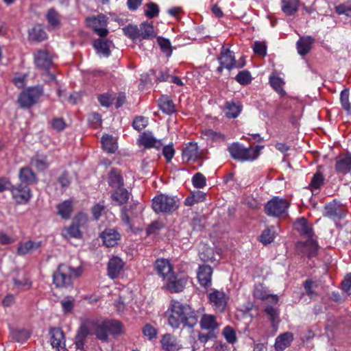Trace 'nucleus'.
I'll use <instances>...</instances> for the list:
<instances>
[{
  "instance_id": "nucleus-1",
  "label": "nucleus",
  "mask_w": 351,
  "mask_h": 351,
  "mask_svg": "<svg viewBox=\"0 0 351 351\" xmlns=\"http://www.w3.org/2000/svg\"><path fill=\"white\" fill-rule=\"evenodd\" d=\"M165 316L169 325L173 328L181 325L193 328L198 321L196 312L189 304L175 300L170 302Z\"/></svg>"
},
{
  "instance_id": "nucleus-2",
  "label": "nucleus",
  "mask_w": 351,
  "mask_h": 351,
  "mask_svg": "<svg viewBox=\"0 0 351 351\" xmlns=\"http://www.w3.org/2000/svg\"><path fill=\"white\" fill-rule=\"evenodd\" d=\"M82 273L80 267L73 268L66 264H60L53 274V282L56 287L64 288L70 286L73 279Z\"/></svg>"
},
{
  "instance_id": "nucleus-3",
  "label": "nucleus",
  "mask_w": 351,
  "mask_h": 351,
  "mask_svg": "<svg viewBox=\"0 0 351 351\" xmlns=\"http://www.w3.org/2000/svg\"><path fill=\"white\" fill-rule=\"evenodd\" d=\"M263 148L261 146L245 147L239 143H232L228 147L231 157L241 162L253 161L256 160Z\"/></svg>"
},
{
  "instance_id": "nucleus-4",
  "label": "nucleus",
  "mask_w": 351,
  "mask_h": 351,
  "mask_svg": "<svg viewBox=\"0 0 351 351\" xmlns=\"http://www.w3.org/2000/svg\"><path fill=\"white\" fill-rule=\"evenodd\" d=\"M289 206L290 202L287 199L276 196L267 202L264 211L269 217L284 219L289 216Z\"/></svg>"
},
{
  "instance_id": "nucleus-5",
  "label": "nucleus",
  "mask_w": 351,
  "mask_h": 351,
  "mask_svg": "<svg viewBox=\"0 0 351 351\" xmlns=\"http://www.w3.org/2000/svg\"><path fill=\"white\" fill-rule=\"evenodd\" d=\"M152 208L157 213H173L178 208V200L176 197L160 194L153 199Z\"/></svg>"
},
{
  "instance_id": "nucleus-6",
  "label": "nucleus",
  "mask_w": 351,
  "mask_h": 351,
  "mask_svg": "<svg viewBox=\"0 0 351 351\" xmlns=\"http://www.w3.org/2000/svg\"><path fill=\"white\" fill-rule=\"evenodd\" d=\"M43 92L42 86L30 87L20 93L18 103L22 108H29L38 102Z\"/></svg>"
},
{
  "instance_id": "nucleus-7",
  "label": "nucleus",
  "mask_w": 351,
  "mask_h": 351,
  "mask_svg": "<svg viewBox=\"0 0 351 351\" xmlns=\"http://www.w3.org/2000/svg\"><path fill=\"white\" fill-rule=\"evenodd\" d=\"M217 60L219 62V66L217 69V71L219 73H221L223 69L228 71L235 69V55L234 53L230 51L228 48H226L224 46L222 47Z\"/></svg>"
},
{
  "instance_id": "nucleus-8",
  "label": "nucleus",
  "mask_w": 351,
  "mask_h": 351,
  "mask_svg": "<svg viewBox=\"0 0 351 351\" xmlns=\"http://www.w3.org/2000/svg\"><path fill=\"white\" fill-rule=\"evenodd\" d=\"M10 192L13 199L18 204H26L32 197V193L29 187L23 186L21 183L17 186H12Z\"/></svg>"
},
{
  "instance_id": "nucleus-9",
  "label": "nucleus",
  "mask_w": 351,
  "mask_h": 351,
  "mask_svg": "<svg viewBox=\"0 0 351 351\" xmlns=\"http://www.w3.org/2000/svg\"><path fill=\"white\" fill-rule=\"evenodd\" d=\"M208 299L215 311L223 312L226 307L228 298L224 292L215 290L209 293Z\"/></svg>"
},
{
  "instance_id": "nucleus-10",
  "label": "nucleus",
  "mask_w": 351,
  "mask_h": 351,
  "mask_svg": "<svg viewBox=\"0 0 351 351\" xmlns=\"http://www.w3.org/2000/svg\"><path fill=\"white\" fill-rule=\"evenodd\" d=\"M157 274L163 280H167L173 274V267L170 261L166 258H158L154 263Z\"/></svg>"
},
{
  "instance_id": "nucleus-11",
  "label": "nucleus",
  "mask_w": 351,
  "mask_h": 351,
  "mask_svg": "<svg viewBox=\"0 0 351 351\" xmlns=\"http://www.w3.org/2000/svg\"><path fill=\"white\" fill-rule=\"evenodd\" d=\"M346 209L336 202H330L324 206V216L335 221L344 217Z\"/></svg>"
},
{
  "instance_id": "nucleus-12",
  "label": "nucleus",
  "mask_w": 351,
  "mask_h": 351,
  "mask_svg": "<svg viewBox=\"0 0 351 351\" xmlns=\"http://www.w3.org/2000/svg\"><path fill=\"white\" fill-rule=\"evenodd\" d=\"M307 239L308 240L305 242H298L296 247L298 251L302 255L311 258L317 254L318 251V245L313 237Z\"/></svg>"
},
{
  "instance_id": "nucleus-13",
  "label": "nucleus",
  "mask_w": 351,
  "mask_h": 351,
  "mask_svg": "<svg viewBox=\"0 0 351 351\" xmlns=\"http://www.w3.org/2000/svg\"><path fill=\"white\" fill-rule=\"evenodd\" d=\"M166 280V289L171 293L182 292L187 283V278L175 276L174 274Z\"/></svg>"
},
{
  "instance_id": "nucleus-14",
  "label": "nucleus",
  "mask_w": 351,
  "mask_h": 351,
  "mask_svg": "<svg viewBox=\"0 0 351 351\" xmlns=\"http://www.w3.org/2000/svg\"><path fill=\"white\" fill-rule=\"evenodd\" d=\"M34 63L41 70L49 69L52 64V57L46 50H39L34 54Z\"/></svg>"
},
{
  "instance_id": "nucleus-15",
  "label": "nucleus",
  "mask_w": 351,
  "mask_h": 351,
  "mask_svg": "<svg viewBox=\"0 0 351 351\" xmlns=\"http://www.w3.org/2000/svg\"><path fill=\"white\" fill-rule=\"evenodd\" d=\"M90 335H94L101 341H106L108 337V328L106 321L93 322L89 326V332Z\"/></svg>"
},
{
  "instance_id": "nucleus-16",
  "label": "nucleus",
  "mask_w": 351,
  "mask_h": 351,
  "mask_svg": "<svg viewBox=\"0 0 351 351\" xmlns=\"http://www.w3.org/2000/svg\"><path fill=\"white\" fill-rule=\"evenodd\" d=\"M88 25L101 37H106L108 34V30L106 29V19L104 16L90 19L88 21Z\"/></svg>"
},
{
  "instance_id": "nucleus-17",
  "label": "nucleus",
  "mask_w": 351,
  "mask_h": 351,
  "mask_svg": "<svg viewBox=\"0 0 351 351\" xmlns=\"http://www.w3.org/2000/svg\"><path fill=\"white\" fill-rule=\"evenodd\" d=\"M125 265L124 261L118 256H112L108 263V276L111 279H114L119 276Z\"/></svg>"
},
{
  "instance_id": "nucleus-18",
  "label": "nucleus",
  "mask_w": 351,
  "mask_h": 351,
  "mask_svg": "<svg viewBox=\"0 0 351 351\" xmlns=\"http://www.w3.org/2000/svg\"><path fill=\"white\" fill-rule=\"evenodd\" d=\"M213 269L207 265H199L197 269V276L199 283L207 287L211 285Z\"/></svg>"
},
{
  "instance_id": "nucleus-19",
  "label": "nucleus",
  "mask_w": 351,
  "mask_h": 351,
  "mask_svg": "<svg viewBox=\"0 0 351 351\" xmlns=\"http://www.w3.org/2000/svg\"><path fill=\"white\" fill-rule=\"evenodd\" d=\"M51 344L53 348L58 351H64L65 339L62 330L60 328H53L50 330Z\"/></svg>"
},
{
  "instance_id": "nucleus-20",
  "label": "nucleus",
  "mask_w": 351,
  "mask_h": 351,
  "mask_svg": "<svg viewBox=\"0 0 351 351\" xmlns=\"http://www.w3.org/2000/svg\"><path fill=\"white\" fill-rule=\"evenodd\" d=\"M293 226L294 229L298 232L300 234L306 238H311L314 235L312 225L304 217L297 219Z\"/></svg>"
},
{
  "instance_id": "nucleus-21",
  "label": "nucleus",
  "mask_w": 351,
  "mask_h": 351,
  "mask_svg": "<svg viewBox=\"0 0 351 351\" xmlns=\"http://www.w3.org/2000/svg\"><path fill=\"white\" fill-rule=\"evenodd\" d=\"M335 169L339 173H349L351 171V154H347L336 158Z\"/></svg>"
},
{
  "instance_id": "nucleus-22",
  "label": "nucleus",
  "mask_w": 351,
  "mask_h": 351,
  "mask_svg": "<svg viewBox=\"0 0 351 351\" xmlns=\"http://www.w3.org/2000/svg\"><path fill=\"white\" fill-rule=\"evenodd\" d=\"M293 341V335L286 332L278 335L275 341L274 348L276 351H284L289 348Z\"/></svg>"
},
{
  "instance_id": "nucleus-23",
  "label": "nucleus",
  "mask_w": 351,
  "mask_h": 351,
  "mask_svg": "<svg viewBox=\"0 0 351 351\" xmlns=\"http://www.w3.org/2000/svg\"><path fill=\"white\" fill-rule=\"evenodd\" d=\"M104 243L107 247H114L120 239V234L114 229H106L100 235Z\"/></svg>"
},
{
  "instance_id": "nucleus-24",
  "label": "nucleus",
  "mask_w": 351,
  "mask_h": 351,
  "mask_svg": "<svg viewBox=\"0 0 351 351\" xmlns=\"http://www.w3.org/2000/svg\"><path fill=\"white\" fill-rule=\"evenodd\" d=\"M138 143L145 148L154 147L156 149H160L162 145L160 140H157L151 133L147 132H144L138 138Z\"/></svg>"
},
{
  "instance_id": "nucleus-25",
  "label": "nucleus",
  "mask_w": 351,
  "mask_h": 351,
  "mask_svg": "<svg viewBox=\"0 0 351 351\" xmlns=\"http://www.w3.org/2000/svg\"><path fill=\"white\" fill-rule=\"evenodd\" d=\"M19 178L21 184L25 183L27 186L38 182L36 173L29 167H25L20 169Z\"/></svg>"
},
{
  "instance_id": "nucleus-26",
  "label": "nucleus",
  "mask_w": 351,
  "mask_h": 351,
  "mask_svg": "<svg viewBox=\"0 0 351 351\" xmlns=\"http://www.w3.org/2000/svg\"><path fill=\"white\" fill-rule=\"evenodd\" d=\"M112 45V42L104 37L95 40L93 43V46L97 52L105 57H108L110 55V48Z\"/></svg>"
},
{
  "instance_id": "nucleus-27",
  "label": "nucleus",
  "mask_w": 351,
  "mask_h": 351,
  "mask_svg": "<svg viewBox=\"0 0 351 351\" xmlns=\"http://www.w3.org/2000/svg\"><path fill=\"white\" fill-rule=\"evenodd\" d=\"M30 165L38 171H44L49 167L50 162L46 155L37 153L31 158Z\"/></svg>"
},
{
  "instance_id": "nucleus-28",
  "label": "nucleus",
  "mask_w": 351,
  "mask_h": 351,
  "mask_svg": "<svg viewBox=\"0 0 351 351\" xmlns=\"http://www.w3.org/2000/svg\"><path fill=\"white\" fill-rule=\"evenodd\" d=\"M40 247V242H34L31 240L22 241L19 243L16 252L17 254L23 256L32 252V251L39 248Z\"/></svg>"
},
{
  "instance_id": "nucleus-29",
  "label": "nucleus",
  "mask_w": 351,
  "mask_h": 351,
  "mask_svg": "<svg viewBox=\"0 0 351 351\" xmlns=\"http://www.w3.org/2000/svg\"><path fill=\"white\" fill-rule=\"evenodd\" d=\"M161 344L163 349L167 351H178L180 348L176 338L170 334L163 335Z\"/></svg>"
},
{
  "instance_id": "nucleus-30",
  "label": "nucleus",
  "mask_w": 351,
  "mask_h": 351,
  "mask_svg": "<svg viewBox=\"0 0 351 351\" xmlns=\"http://www.w3.org/2000/svg\"><path fill=\"white\" fill-rule=\"evenodd\" d=\"M199 157V153L197 143H190L183 150L182 158L186 161H195L198 159Z\"/></svg>"
},
{
  "instance_id": "nucleus-31",
  "label": "nucleus",
  "mask_w": 351,
  "mask_h": 351,
  "mask_svg": "<svg viewBox=\"0 0 351 351\" xmlns=\"http://www.w3.org/2000/svg\"><path fill=\"white\" fill-rule=\"evenodd\" d=\"M314 40L311 36L300 38L297 43V50L300 56L306 55L311 49Z\"/></svg>"
},
{
  "instance_id": "nucleus-32",
  "label": "nucleus",
  "mask_w": 351,
  "mask_h": 351,
  "mask_svg": "<svg viewBox=\"0 0 351 351\" xmlns=\"http://www.w3.org/2000/svg\"><path fill=\"white\" fill-rule=\"evenodd\" d=\"M202 329L213 331L219 326L216 317L213 315L204 314L199 321Z\"/></svg>"
},
{
  "instance_id": "nucleus-33",
  "label": "nucleus",
  "mask_w": 351,
  "mask_h": 351,
  "mask_svg": "<svg viewBox=\"0 0 351 351\" xmlns=\"http://www.w3.org/2000/svg\"><path fill=\"white\" fill-rule=\"evenodd\" d=\"M73 210V202L70 199L65 200L57 206V213L62 219H69Z\"/></svg>"
},
{
  "instance_id": "nucleus-34",
  "label": "nucleus",
  "mask_w": 351,
  "mask_h": 351,
  "mask_svg": "<svg viewBox=\"0 0 351 351\" xmlns=\"http://www.w3.org/2000/svg\"><path fill=\"white\" fill-rule=\"evenodd\" d=\"M242 106L239 103L234 101H227L225 106V114L229 119H234L241 113Z\"/></svg>"
},
{
  "instance_id": "nucleus-35",
  "label": "nucleus",
  "mask_w": 351,
  "mask_h": 351,
  "mask_svg": "<svg viewBox=\"0 0 351 351\" xmlns=\"http://www.w3.org/2000/svg\"><path fill=\"white\" fill-rule=\"evenodd\" d=\"M101 145L103 149L108 153H114L118 148L117 139L108 134L102 136Z\"/></svg>"
},
{
  "instance_id": "nucleus-36",
  "label": "nucleus",
  "mask_w": 351,
  "mask_h": 351,
  "mask_svg": "<svg viewBox=\"0 0 351 351\" xmlns=\"http://www.w3.org/2000/svg\"><path fill=\"white\" fill-rule=\"evenodd\" d=\"M160 109L165 113L170 114L175 110L174 104L172 100L167 96H162L158 99Z\"/></svg>"
},
{
  "instance_id": "nucleus-37",
  "label": "nucleus",
  "mask_w": 351,
  "mask_h": 351,
  "mask_svg": "<svg viewBox=\"0 0 351 351\" xmlns=\"http://www.w3.org/2000/svg\"><path fill=\"white\" fill-rule=\"evenodd\" d=\"M299 5V0H282V10L287 15L294 14Z\"/></svg>"
},
{
  "instance_id": "nucleus-38",
  "label": "nucleus",
  "mask_w": 351,
  "mask_h": 351,
  "mask_svg": "<svg viewBox=\"0 0 351 351\" xmlns=\"http://www.w3.org/2000/svg\"><path fill=\"white\" fill-rule=\"evenodd\" d=\"M140 38L149 39L155 37L154 26L152 23H143L139 27Z\"/></svg>"
},
{
  "instance_id": "nucleus-39",
  "label": "nucleus",
  "mask_w": 351,
  "mask_h": 351,
  "mask_svg": "<svg viewBox=\"0 0 351 351\" xmlns=\"http://www.w3.org/2000/svg\"><path fill=\"white\" fill-rule=\"evenodd\" d=\"M29 36L31 40L40 42L47 38V34L40 25H36L29 31Z\"/></svg>"
},
{
  "instance_id": "nucleus-40",
  "label": "nucleus",
  "mask_w": 351,
  "mask_h": 351,
  "mask_svg": "<svg viewBox=\"0 0 351 351\" xmlns=\"http://www.w3.org/2000/svg\"><path fill=\"white\" fill-rule=\"evenodd\" d=\"M80 227L71 223L69 227L63 228L62 234L66 238H76L79 239L82 237V232L80 230Z\"/></svg>"
},
{
  "instance_id": "nucleus-41",
  "label": "nucleus",
  "mask_w": 351,
  "mask_h": 351,
  "mask_svg": "<svg viewBox=\"0 0 351 351\" xmlns=\"http://www.w3.org/2000/svg\"><path fill=\"white\" fill-rule=\"evenodd\" d=\"M254 296L262 300H266L269 297H271L274 300L277 301V297L272 295L269 293L268 290L266 287H263L262 285H257L254 287Z\"/></svg>"
},
{
  "instance_id": "nucleus-42",
  "label": "nucleus",
  "mask_w": 351,
  "mask_h": 351,
  "mask_svg": "<svg viewBox=\"0 0 351 351\" xmlns=\"http://www.w3.org/2000/svg\"><path fill=\"white\" fill-rule=\"evenodd\" d=\"M129 192L123 187L115 189L112 195V199L119 204H125L129 199Z\"/></svg>"
},
{
  "instance_id": "nucleus-43",
  "label": "nucleus",
  "mask_w": 351,
  "mask_h": 351,
  "mask_svg": "<svg viewBox=\"0 0 351 351\" xmlns=\"http://www.w3.org/2000/svg\"><path fill=\"white\" fill-rule=\"evenodd\" d=\"M106 323L108 334L118 335L123 332V326L120 322L117 320H108L106 321Z\"/></svg>"
},
{
  "instance_id": "nucleus-44",
  "label": "nucleus",
  "mask_w": 351,
  "mask_h": 351,
  "mask_svg": "<svg viewBox=\"0 0 351 351\" xmlns=\"http://www.w3.org/2000/svg\"><path fill=\"white\" fill-rule=\"evenodd\" d=\"M324 178L322 173L317 172L313 176L311 182L308 185V188L311 191L319 189L321 186L323 185Z\"/></svg>"
},
{
  "instance_id": "nucleus-45",
  "label": "nucleus",
  "mask_w": 351,
  "mask_h": 351,
  "mask_svg": "<svg viewBox=\"0 0 351 351\" xmlns=\"http://www.w3.org/2000/svg\"><path fill=\"white\" fill-rule=\"evenodd\" d=\"M275 231L274 228L271 226L269 228H266L262 232L260 236V241L263 244H268L271 243L275 238Z\"/></svg>"
},
{
  "instance_id": "nucleus-46",
  "label": "nucleus",
  "mask_w": 351,
  "mask_h": 351,
  "mask_svg": "<svg viewBox=\"0 0 351 351\" xmlns=\"http://www.w3.org/2000/svg\"><path fill=\"white\" fill-rule=\"evenodd\" d=\"M108 183L112 188L117 189L123 186V180L121 176L115 172H111L108 178Z\"/></svg>"
},
{
  "instance_id": "nucleus-47",
  "label": "nucleus",
  "mask_w": 351,
  "mask_h": 351,
  "mask_svg": "<svg viewBox=\"0 0 351 351\" xmlns=\"http://www.w3.org/2000/svg\"><path fill=\"white\" fill-rule=\"evenodd\" d=\"M123 32L127 36L134 40L141 39L139 27L136 25H128L123 29Z\"/></svg>"
},
{
  "instance_id": "nucleus-48",
  "label": "nucleus",
  "mask_w": 351,
  "mask_h": 351,
  "mask_svg": "<svg viewBox=\"0 0 351 351\" xmlns=\"http://www.w3.org/2000/svg\"><path fill=\"white\" fill-rule=\"evenodd\" d=\"M46 16L49 24L53 29L58 27L60 24V16L54 10H49Z\"/></svg>"
},
{
  "instance_id": "nucleus-49",
  "label": "nucleus",
  "mask_w": 351,
  "mask_h": 351,
  "mask_svg": "<svg viewBox=\"0 0 351 351\" xmlns=\"http://www.w3.org/2000/svg\"><path fill=\"white\" fill-rule=\"evenodd\" d=\"M11 335L12 339L18 342H23L29 337V333L27 330H12Z\"/></svg>"
},
{
  "instance_id": "nucleus-50",
  "label": "nucleus",
  "mask_w": 351,
  "mask_h": 351,
  "mask_svg": "<svg viewBox=\"0 0 351 351\" xmlns=\"http://www.w3.org/2000/svg\"><path fill=\"white\" fill-rule=\"evenodd\" d=\"M204 135L210 140L216 142H225L226 136L221 132L213 131V130H207L204 132Z\"/></svg>"
},
{
  "instance_id": "nucleus-51",
  "label": "nucleus",
  "mask_w": 351,
  "mask_h": 351,
  "mask_svg": "<svg viewBox=\"0 0 351 351\" xmlns=\"http://www.w3.org/2000/svg\"><path fill=\"white\" fill-rule=\"evenodd\" d=\"M235 80L241 85H247L251 82L252 77L248 71H242L236 75Z\"/></svg>"
},
{
  "instance_id": "nucleus-52",
  "label": "nucleus",
  "mask_w": 351,
  "mask_h": 351,
  "mask_svg": "<svg viewBox=\"0 0 351 351\" xmlns=\"http://www.w3.org/2000/svg\"><path fill=\"white\" fill-rule=\"evenodd\" d=\"M199 258L203 261H215L217 259L215 257V253L211 247H204L202 251L199 252Z\"/></svg>"
},
{
  "instance_id": "nucleus-53",
  "label": "nucleus",
  "mask_w": 351,
  "mask_h": 351,
  "mask_svg": "<svg viewBox=\"0 0 351 351\" xmlns=\"http://www.w3.org/2000/svg\"><path fill=\"white\" fill-rule=\"evenodd\" d=\"M223 335L229 343L233 344L237 341L235 331L229 326L224 328Z\"/></svg>"
},
{
  "instance_id": "nucleus-54",
  "label": "nucleus",
  "mask_w": 351,
  "mask_h": 351,
  "mask_svg": "<svg viewBox=\"0 0 351 351\" xmlns=\"http://www.w3.org/2000/svg\"><path fill=\"white\" fill-rule=\"evenodd\" d=\"M335 11L339 15L345 14L348 17H351V1H348L346 3L337 5Z\"/></svg>"
},
{
  "instance_id": "nucleus-55",
  "label": "nucleus",
  "mask_w": 351,
  "mask_h": 351,
  "mask_svg": "<svg viewBox=\"0 0 351 351\" xmlns=\"http://www.w3.org/2000/svg\"><path fill=\"white\" fill-rule=\"evenodd\" d=\"M192 183L194 187L202 189L206 186V179L202 173H197L192 178Z\"/></svg>"
},
{
  "instance_id": "nucleus-56",
  "label": "nucleus",
  "mask_w": 351,
  "mask_h": 351,
  "mask_svg": "<svg viewBox=\"0 0 351 351\" xmlns=\"http://www.w3.org/2000/svg\"><path fill=\"white\" fill-rule=\"evenodd\" d=\"M158 43L161 50L165 53L167 56H171L172 49L171 47V43L168 39L159 37L158 38Z\"/></svg>"
},
{
  "instance_id": "nucleus-57",
  "label": "nucleus",
  "mask_w": 351,
  "mask_h": 351,
  "mask_svg": "<svg viewBox=\"0 0 351 351\" xmlns=\"http://www.w3.org/2000/svg\"><path fill=\"white\" fill-rule=\"evenodd\" d=\"M148 124V120L144 117H136L132 123L134 128L138 131H141L145 128Z\"/></svg>"
},
{
  "instance_id": "nucleus-58",
  "label": "nucleus",
  "mask_w": 351,
  "mask_h": 351,
  "mask_svg": "<svg viewBox=\"0 0 351 351\" xmlns=\"http://www.w3.org/2000/svg\"><path fill=\"white\" fill-rule=\"evenodd\" d=\"M14 284L18 289L26 290L31 287V281L26 278H23L21 280L14 278Z\"/></svg>"
},
{
  "instance_id": "nucleus-59",
  "label": "nucleus",
  "mask_w": 351,
  "mask_h": 351,
  "mask_svg": "<svg viewBox=\"0 0 351 351\" xmlns=\"http://www.w3.org/2000/svg\"><path fill=\"white\" fill-rule=\"evenodd\" d=\"M114 308L119 313H122L126 310L127 302L123 296H119L114 300Z\"/></svg>"
},
{
  "instance_id": "nucleus-60",
  "label": "nucleus",
  "mask_w": 351,
  "mask_h": 351,
  "mask_svg": "<svg viewBox=\"0 0 351 351\" xmlns=\"http://www.w3.org/2000/svg\"><path fill=\"white\" fill-rule=\"evenodd\" d=\"M147 10H145V15L150 18L153 19L158 15L159 13V8L157 4L154 3H149L147 5Z\"/></svg>"
},
{
  "instance_id": "nucleus-61",
  "label": "nucleus",
  "mask_w": 351,
  "mask_h": 351,
  "mask_svg": "<svg viewBox=\"0 0 351 351\" xmlns=\"http://www.w3.org/2000/svg\"><path fill=\"white\" fill-rule=\"evenodd\" d=\"M143 332L149 339L152 340L156 338L157 330L151 324H147L143 328Z\"/></svg>"
},
{
  "instance_id": "nucleus-62",
  "label": "nucleus",
  "mask_w": 351,
  "mask_h": 351,
  "mask_svg": "<svg viewBox=\"0 0 351 351\" xmlns=\"http://www.w3.org/2000/svg\"><path fill=\"white\" fill-rule=\"evenodd\" d=\"M88 221V217L86 214L80 213L77 214L73 219L72 223L75 224L80 228L84 227Z\"/></svg>"
},
{
  "instance_id": "nucleus-63",
  "label": "nucleus",
  "mask_w": 351,
  "mask_h": 351,
  "mask_svg": "<svg viewBox=\"0 0 351 351\" xmlns=\"http://www.w3.org/2000/svg\"><path fill=\"white\" fill-rule=\"evenodd\" d=\"M105 210V206L101 203L95 204L91 208V213L95 220H98Z\"/></svg>"
},
{
  "instance_id": "nucleus-64",
  "label": "nucleus",
  "mask_w": 351,
  "mask_h": 351,
  "mask_svg": "<svg viewBox=\"0 0 351 351\" xmlns=\"http://www.w3.org/2000/svg\"><path fill=\"white\" fill-rule=\"evenodd\" d=\"M340 101L343 108L346 111H350V104L349 102V94L346 90H343L341 93Z\"/></svg>"
}]
</instances>
